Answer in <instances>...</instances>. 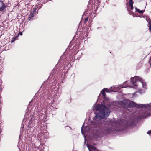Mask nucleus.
I'll list each match as a JSON object with an SVG mask.
<instances>
[{
	"label": "nucleus",
	"mask_w": 151,
	"mask_h": 151,
	"mask_svg": "<svg viewBox=\"0 0 151 151\" xmlns=\"http://www.w3.org/2000/svg\"><path fill=\"white\" fill-rule=\"evenodd\" d=\"M33 13H31L29 15V17L28 18V19L29 20H32L33 18Z\"/></svg>",
	"instance_id": "8"
},
{
	"label": "nucleus",
	"mask_w": 151,
	"mask_h": 151,
	"mask_svg": "<svg viewBox=\"0 0 151 151\" xmlns=\"http://www.w3.org/2000/svg\"><path fill=\"white\" fill-rule=\"evenodd\" d=\"M147 21L148 22V26L149 27V29L151 31V21L149 18H147L146 19Z\"/></svg>",
	"instance_id": "7"
},
{
	"label": "nucleus",
	"mask_w": 151,
	"mask_h": 151,
	"mask_svg": "<svg viewBox=\"0 0 151 151\" xmlns=\"http://www.w3.org/2000/svg\"><path fill=\"white\" fill-rule=\"evenodd\" d=\"M129 8H128L127 9V10H128V11H129Z\"/></svg>",
	"instance_id": "17"
},
{
	"label": "nucleus",
	"mask_w": 151,
	"mask_h": 151,
	"mask_svg": "<svg viewBox=\"0 0 151 151\" xmlns=\"http://www.w3.org/2000/svg\"><path fill=\"white\" fill-rule=\"evenodd\" d=\"M88 18H86L85 19V21L84 22V23L86 24V23L87 21H88Z\"/></svg>",
	"instance_id": "14"
},
{
	"label": "nucleus",
	"mask_w": 151,
	"mask_h": 151,
	"mask_svg": "<svg viewBox=\"0 0 151 151\" xmlns=\"http://www.w3.org/2000/svg\"><path fill=\"white\" fill-rule=\"evenodd\" d=\"M136 11L139 12V13H143L144 11L143 10H140L137 8H135Z\"/></svg>",
	"instance_id": "9"
},
{
	"label": "nucleus",
	"mask_w": 151,
	"mask_h": 151,
	"mask_svg": "<svg viewBox=\"0 0 151 151\" xmlns=\"http://www.w3.org/2000/svg\"><path fill=\"white\" fill-rule=\"evenodd\" d=\"M102 95L104 97H105L106 93L104 91H103V90H102Z\"/></svg>",
	"instance_id": "13"
},
{
	"label": "nucleus",
	"mask_w": 151,
	"mask_h": 151,
	"mask_svg": "<svg viewBox=\"0 0 151 151\" xmlns=\"http://www.w3.org/2000/svg\"><path fill=\"white\" fill-rule=\"evenodd\" d=\"M90 151H99L94 147L91 145H90L88 146Z\"/></svg>",
	"instance_id": "5"
},
{
	"label": "nucleus",
	"mask_w": 151,
	"mask_h": 151,
	"mask_svg": "<svg viewBox=\"0 0 151 151\" xmlns=\"http://www.w3.org/2000/svg\"><path fill=\"white\" fill-rule=\"evenodd\" d=\"M129 6L130 7V9L132 10L133 9V5L134 3L133 1V0H129Z\"/></svg>",
	"instance_id": "6"
},
{
	"label": "nucleus",
	"mask_w": 151,
	"mask_h": 151,
	"mask_svg": "<svg viewBox=\"0 0 151 151\" xmlns=\"http://www.w3.org/2000/svg\"><path fill=\"white\" fill-rule=\"evenodd\" d=\"M6 8L5 4L1 0H0V11H3Z\"/></svg>",
	"instance_id": "4"
},
{
	"label": "nucleus",
	"mask_w": 151,
	"mask_h": 151,
	"mask_svg": "<svg viewBox=\"0 0 151 151\" xmlns=\"http://www.w3.org/2000/svg\"><path fill=\"white\" fill-rule=\"evenodd\" d=\"M103 91H104L105 92L106 91L107 92H109V89L106 88H104V89H103Z\"/></svg>",
	"instance_id": "12"
},
{
	"label": "nucleus",
	"mask_w": 151,
	"mask_h": 151,
	"mask_svg": "<svg viewBox=\"0 0 151 151\" xmlns=\"http://www.w3.org/2000/svg\"><path fill=\"white\" fill-rule=\"evenodd\" d=\"M18 35L17 36H15L14 37L11 41V42L12 43L14 42L18 38Z\"/></svg>",
	"instance_id": "10"
},
{
	"label": "nucleus",
	"mask_w": 151,
	"mask_h": 151,
	"mask_svg": "<svg viewBox=\"0 0 151 151\" xmlns=\"http://www.w3.org/2000/svg\"><path fill=\"white\" fill-rule=\"evenodd\" d=\"M142 81V79L139 77L136 76L131 78V81L134 85L136 86H138V83Z\"/></svg>",
	"instance_id": "3"
},
{
	"label": "nucleus",
	"mask_w": 151,
	"mask_h": 151,
	"mask_svg": "<svg viewBox=\"0 0 151 151\" xmlns=\"http://www.w3.org/2000/svg\"><path fill=\"white\" fill-rule=\"evenodd\" d=\"M19 34L20 35H22V32H19Z\"/></svg>",
	"instance_id": "16"
},
{
	"label": "nucleus",
	"mask_w": 151,
	"mask_h": 151,
	"mask_svg": "<svg viewBox=\"0 0 151 151\" xmlns=\"http://www.w3.org/2000/svg\"><path fill=\"white\" fill-rule=\"evenodd\" d=\"M96 109L99 112L95 116V119L98 118H100V119H104L107 117L110 113L109 110L104 105H97Z\"/></svg>",
	"instance_id": "2"
},
{
	"label": "nucleus",
	"mask_w": 151,
	"mask_h": 151,
	"mask_svg": "<svg viewBox=\"0 0 151 151\" xmlns=\"http://www.w3.org/2000/svg\"><path fill=\"white\" fill-rule=\"evenodd\" d=\"M140 84H142V86L143 88H144L146 86V84L145 83H144L143 82V80H142V82H140L139 83Z\"/></svg>",
	"instance_id": "11"
},
{
	"label": "nucleus",
	"mask_w": 151,
	"mask_h": 151,
	"mask_svg": "<svg viewBox=\"0 0 151 151\" xmlns=\"http://www.w3.org/2000/svg\"><path fill=\"white\" fill-rule=\"evenodd\" d=\"M115 124V123L111 122H109L104 125L103 124L102 127L99 128L97 131V136L100 137L110 134L114 130L115 127L114 125Z\"/></svg>",
	"instance_id": "1"
},
{
	"label": "nucleus",
	"mask_w": 151,
	"mask_h": 151,
	"mask_svg": "<svg viewBox=\"0 0 151 151\" xmlns=\"http://www.w3.org/2000/svg\"><path fill=\"white\" fill-rule=\"evenodd\" d=\"M147 133L149 134V135H151V130L147 132Z\"/></svg>",
	"instance_id": "15"
}]
</instances>
